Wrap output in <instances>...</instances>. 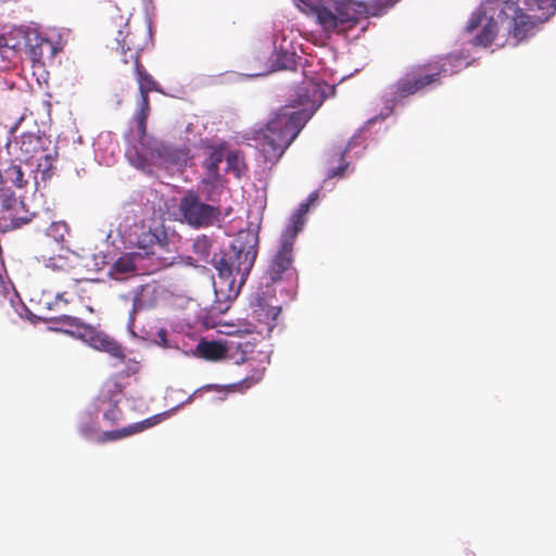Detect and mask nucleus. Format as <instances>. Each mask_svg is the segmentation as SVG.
Returning a JSON list of instances; mask_svg holds the SVG:
<instances>
[{"instance_id": "6ab92c4d", "label": "nucleus", "mask_w": 556, "mask_h": 556, "mask_svg": "<svg viewBox=\"0 0 556 556\" xmlns=\"http://www.w3.org/2000/svg\"><path fill=\"white\" fill-rule=\"evenodd\" d=\"M199 355L207 361H219L226 356L227 349L216 341H201L197 345Z\"/></svg>"}, {"instance_id": "a19ab883", "label": "nucleus", "mask_w": 556, "mask_h": 556, "mask_svg": "<svg viewBox=\"0 0 556 556\" xmlns=\"http://www.w3.org/2000/svg\"><path fill=\"white\" fill-rule=\"evenodd\" d=\"M341 160H344V152L341 153Z\"/></svg>"}, {"instance_id": "b1692460", "label": "nucleus", "mask_w": 556, "mask_h": 556, "mask_svg": "<svg viewBox=\"0 0 556 556\" xmlns=\"http://www.w3.org/2000/svg\"><path fill=\"white\" fill-rule=\"evenodd\" d=\"M497 33V23L490 18L486 24L483 26L482 30L475 38L476 45H480L483 47L490 46L495 39V35Z\"/></svg>"}, {"instance_id": "1a4fd4ad", "label": "nucleus", "mask_w": 556, "mask_h": 556, "mask_svg": "<svg viewBox=\"0 0 556 556\" xmlns=\"http://www.w3.org/2000/svg\"><path fill=\"white\" fill-rule=\"evenodd\" d=\"M123 397V386L115 380H109L104 383L96 400L98 412L102 413L103 419L111 426L119 422L124 418V414L118 407Z\"/></svg>"}, {"instance_id": "bb28decb", "label": "nucleus", "mask_w": 556, "mask_h": 556, "mask_svg": "<svg viewBox=\"0 0 556 556\" xmlns=\"http://www.w3.org/2000/svg\"><path fill=\"white\" fill-rule=\"evenodd\" d=\"M67 232V225L64 222H51L47 228V236L53 238L58 242L64 241Z\"/></svg>"}, {"instance_id": "2f4dec72", "label": "nucleus", "mask_w": 556, "mask_h": 556, "mask_svg": "<svg viewBox=\"0 0 556 556\" xmlns=\"http://www.w3.org/2000/svg\"><path fill=\"white\" fill-rule=\"evenodd\" d=\"M481 23V15L480 14H477V15H472L467 24V30L468 31H472L475 30Z\"/></svg>"}, {"instance_id": "f704fd0d", "label": "nucleus", "mask_w": 556, "mask_h": 556, "mask_svg": "<svg viewBox=\"0 0 556 556\" xmlns=\"http://www.w3.org/2000/svg\"><path fill=\"white\" fill-rule=\"evenodd\" d=\"M317 200H318V192H317V191H314V192H312V193L308 195V198H307L306 202H309V206H311V205H313Z\"/></svg>"}, {"instance_id": "dca6fc26", "label": "nucleus", "mask_w": 556, "mask_h": 556, "mask_svg": "<svg viewBox=\"0 0 556 556\" xmlns=\"http://www.w3.org/2000/svg\"><path fill=\"white\" fill-rule=\"evenodd\" d=\"M226 143H220L217 147L210 149L208 155L202 163L205 173L204 176H222L219 173V165L225 159Z\"/></svg>"}, {"instance_id": "ddd939ff", "label": "nucleus", "mask_w": 556, "mask_h": 556, "mask_svg": "<svg viewBox=\"0 0 556 556\" xmlns=\"http://www.w3.org/2000/svg\"><path fill=\"white\" fill-rule=\"evenodd\" d=\"M142 260L140 253L126 254L117 258L110 267V276L115 280H123L128 275L138 271V264Z\"/></svg>"}, {"instance_id": "4468645a", "label": "nucleus", "mask_w": 556, "mask_h": 556, "mask_svg": "<svg viewBox=\"0 0 556 556\" xmlns=\"http://www.w3.org/2000/svg\"><path fill=\"white\" fill-rule=\"evenodd\" d=\"M525 10L533 14L539 23L546 22L556 12V0H525Z\"/></svg>"}, {"instance_id": "ea45409f", "label": "nucleus", "mask_w": 556, "mask_h": 556, "mask_svg": "<svg viewBox=\"0 0 556 556\" xmlns=\"http://www.w3.org/2000/svg\"><path fill=\"white\" fill-rule=\"evenodd\" d=\"M501 11H502L503 14L508 15L506 10H505V8H503Z\"/></svg>"}, {"instance_id": "423d86ee", "label": "nucleus", "mask_w": 556, "mask_h": 556, "mask_svg": "<svg viewBox=\"0 0 556 556\" xmlns=\"http://www.w3.org/2000/svg\"><path fill=\"white\" fill-rule=\"evenodd\" d=\"M178 211L182 220L197 229L213 226L222 215L219 205L203 202L194 190H188L180 199Z\"/></svg>"}, {"instance_id": "4c0bfd02", "label": "nucleus", "mask_w": 556, "mask_h": 556, "mask_svg": "<svg viewBox=\"0 0 556 556\" xmlns=\"http://www.w3.org/2000/svg\"><path fill=\"white\" fill-rule=\"evenodd\" d=\"M5 47H7L5 39L4 38H0V49L1 48H5Z\"/></svg>"}, {"instance_id": "f3484780", "label": "nucleus", "mask_w": 556, "mask_h": 556, "mask_svg": "<svg viewBox=\"0 0 556 556\" xmlns=\"http://www.w3.org/2000/svg\"><path fill=\"white\" fill-rule=\"evenodd\" d=\"M200 189L206 201L218 202L224 189L223 177L203 176L200 180Z\"/></svg>"}, {"instance_id": "c9c22d12", "label": "nucleus", "mask_w": 556, "mask_h": 556, "mask_svg": "<svg viewBox=\"0 0 556 556\" xmlns=\"http://www.w3.org/2000/svg\"><path fill=\"white\" fill-rule=\"evenodd\" d=\"M23 116H20L18 119L10 127V132L13 134L16 131L18 124L22 122Z\"/></svg>"}, {"instance_id": "412c9836", "label": "nucleus", "mask_w": 556, "mask_h": 556, "mask_svg": "<svg viewBox=\"0 0 556 556\" xmlns=\"http://www.w3.org/2000/svg\"><path fill=\"white\" fill-rule=\"evenodd\" d=\"M34 164L36 168L33 172L40 174L42 181H47L51 178L54 172V157L51 152L46 149L42 154L34 159Z\"/></svg>"}, {"instance_id": "c756f323", "label": "nucleus", "mask_w": 556, "mask_h": 556, "mask_svg": "<svg viewBox=\"0 0 556 556\" xmlns=\"http://www.w3.org/2000/svg\"><path fill=\"white\" fill-rule=\"evenodd\" d=\"M65 265H66V260L62 256L51 257V258H49L48 264H47V266L51 267L53 270L64 269Z\"/></svg>"}, {"instance_id": "6e6552de", "label": "nucleus", "mask_w": 556, "mask_h": 556, "mask_svg": "<svg viewBox=\"0 0 556 556\" xmlns=\"http://www.w3.org/2000/svg\"><path fill=\"white\" fill-rule=\"evenodd\" d=\"M159 415L147 418L140 422H135L127 427L117 430L100 432L94 424L86 422L79 426V432L83 437L88 440H92L96 443L103 444L111 441H118L130 437L132 434L142 432L143 430L153 427L159 422Z\"/></svg>"}, {"instance_id": "c85d7f7f", "label": "nucleus", "mask_w": 556, "mask_h": 556, "mask_svg": "<svg viewBox=\"0 0 556 556\" xmlns=\"http://www.w3.org/2000/svg\"><path fill=\"white\" fill-rule=\"evenodd\" d=\"M277 63H279V68L288 70L293 66L294 60L292 56H289L287 53H285L278 56Z\"/></svg>"}, {"instance_id": "e433bc0d", "label": "nucleus", "mask_w": 556, "mask_h": 556, "mask_svg": "<svg viewBox=\"0 0 556 556\" xmlns=\"http://www.w3.org/2000/svg\"><path fill=\"white\" fill-rule=\"evenodd\" d=\"M271 312H273V320H275L277 315L280 313V308H278V309L271 308Z\"/></svg>"}, {"instance_id": "f8f14e48", "label": "nucleus", "mask_w": 556, "mask_h": 556, "mask_svg": "<svg viewBox=\"0 0 556 556\" xmlns=\"http://www.w3.org/2000/svg\"><path fill=\"white\" fill-rule=\"evenodd\" d=\"M48 139L45 136L24 132L18 140L15 141L14 146L17 148L16 159L20 162H24L29 165H34V159L38 157L39 154L46 150L45 143Z\"/></svg>"}, {"instance_id": "a211bd4d", "label": "nucleus", "mask_w": 556, "mask_h": 556, "mask_svg": "<svg viewBox=\"0 0 556 556\" xmlns=\"http://www.w3.org/2000/svg\"><path fill=\"white\" fill-rule=\"evenodd\" d=\"M309 210V202L301 203L296 212L291 216L290 223L283 231L282 236L288 237L289 240H295L298 233L303 229L305 224V215Z\"/></svg>"}, {"instance_id": "58836bf2", "label": "nucleus", "mask_w": 556, "mask_h": 556, "mask_svg": "<svg viewBox=\"0 0 556 556\" xmlns=\"http://www.w3.org/2000/svg\"><path fill=\"white\" fill-rule=\"evenodd\" d=\"M139 301H140V300H139V298H138V296H136V298L134 299V306H135V307H136V305H137V302H139Z\"/></svg>"}, {"instance_id": "7ed1b4c3", "label": "nucleus", "mask_w": 556, "mask_h": 556, "mask_svg": "<svg viewBox=\"0 0 556 556\" xmlns=\"http://www.w3.org/2000/svg\"><path fill=\"white\" fill-rule=\"evenodd\" d=\"M257 235L244 230L238 233L227 251L214 254L211 263L230 290L245 282L257 256Z\"/></svg>"}, {"instance_id": "f257e3e1", "label": "nucleus", "mask_w": 556, "mask_h": 556, "mask_svg": "<svg viewBox=\"0 0 556 556\" xmlns=\"http://www.w3.org/2000/svg\"><path fill=\"white\" fill-rule=\"evenodd\" d=\"M332 88L325 81H306L298 91L299 110L280 109L257 135V144L265 163L276 164L323 104Z\"/></svg>"}, {"instance_id": "aec40b11", "label": "nucleus", "mask_w": 556, "mask_h": 556, "mask_svg": "<svg viewBox=\"0 0 556 556\" xmlns=\"http://www.w3.org/2000/svg\"><path fill=\"white\" fill-rule=\"evenodd\" d=\"M29 51L31 59L37 62L45 58L52 59L56 54L53 42L42 37H36V45H29Z\"/></svg>"}, {"instance_id": "39448f33", "label": "nucleus", "mask_w": 556, "mask_h": 556, "mask_svg": "<svg viewBox=\"0 0 556 556\" xmlns=\"http://www.w3.org/2000/svg\"><path fill=\"white\" fill-rule=\"evenodd\" d=\"M445 72V63L441 59L414 66L396 81L394 93L400 98H406L427 88L439 86Z\"/></svg>"}, {"instance_id": "20e7f679", "label": "nucleus", "mask_w": 556, "mask_h": 556, "mask_svg": "<svg viewBox=\"0 0 556 556\" xmlns=\"http://www.w3.org/2000/svg\"><path fill=\"white\" fill-rule=\"evenodd\" d=\"M150 99L149 96L140 97L139 111L135 115L137 123L138 141L140 146L147 151L150 157L162 160L167 163L185 162L188 159L189 151L187 149H175L169 144L160 142L155 139L148 138L147 136V121L150 115Z\"/></svg>"}, {"instance_id": "cd10ccee", "label": "nucleus", "mask_w": 556, "mask_h": 556, "mask_svg": "<svg viewBox=\"0 0 556 556\" xmlns=\"http://www.w3.org/2000/svg\"><path fill=\"white\" fill-rule=\"evenodd\" d=\"M263 378V370H258L254 372L252 376L247 377L242 381H240L241 389H249L252 386L258 383Z\"/></svg>"}, {"instance_id": "2eb2a0df", "label": "nucleus", "mask_w": 556, "mask_h": 556, "mask_svg": "<svg viewBox=\"0 0 556 556\" xmlns=\"http://www.w3.org/2000/svg\"><path fill=\"white\" fill-rule=\"evenodd\" d=\"M166 243V233L162 230L148 229L142 230L138 236V248L143 250L146 254H154L155 247L163 248Z\"/></svg>"}, {"instance_id": "9d476101", "label": "nucleus", "mask_w": 556, "mask_h": 556, "mask_svg": "<svg viewBox=\"0 0 556 556\" xmlns=\"http://www.w3.org/2000/svg\"><path fill=\"white\" fill-rule=\"evenodd\" d=\"M134 35L127 34L121 46L124 54V63L132 62L136 78L138 81L140 97L149 96L151 91H159L157 81L147 72L144 66L140 63V51L139 46L134 45Z\"/></svg>"}, {"instance_id": "7c9ffc66", "label": "nucleus", "mask_w": 556, "mask_h": 556, "mask_svg": "<svg viewBox=\"0 0 556 556\" xmlns=\"http://www.w3.org/2000/svg\"><path fill=\"white\" fill-rule=\"evenodd\" d=\"M348 166H349V163L344 162L343 164L339 165L338 167L330 169L327 174V177L328 178L342 177L344 175Z\"/></svg>"}, {"instance_id": "0eeeda50", "label": "nucleus", "mask_w": 556, "mask_h": 556, "mask_svg": "<svg viewBox=\"0 0 556 556\" xmlns=\"http://www.w3.org/2000/svg\"><path fill=\"white\" fill-rule=\"evenodd\" d=\"M295 240H289L281 235L280 247L275 253L266 270L268 280L273 283L282 280H298V273L293 267V244Z\"/></svg>"}, {"instance_id": "f03ea898", "label": "nucleus", "mask_w": 556, "mask_h": 556, "mask_svg": "<svg viewBox=\"0 0 556 556\" xmlns=\"http://www.w3.org/2000/svg\"><path fill=\"white\" fill-rule=\"evenodd\" d=\"M399 1L372 0L365 3L353 0H317L311 10L325 33L346 35L370 15L383 14Z\"/></svg>"}, {"instance_id": "9b49d317", "label": "nucleus", "mask_w": 556, "mask_h": 556, "mask_svg": "<svg viewBox=\"0 0 556 556\" xmlns=\"http://www.w3.org/2000/svg\"><path fill=\"white\" fill-rule=\"evenodd\" d=\"M81 329L84 331L81 333V340L89 346L109 354L121 363L125 361L126 354L124 352V348L113 337L91 325Z\"/></svg>"}, {"instance_id": "72a5a7b5", "label": "nucleus", "mask_w": 556, "mask_h": 556, "mask_svg": "<svg viewBox=\"0 0 556 556\" xmlns=\"http://www.w3.org/2000/svg\"><path fill=\"white\" fill-rule=\"evenodd\" d=\"M237 348L240 349L243 353H251L253 352L254 344L251 342L238 343Z\"/></svg>"}, {"instance_id": "5701e85b", "label": "nucleus", "mask_w": 556, "mask_h": 556, "mask_svg": "<svg viewBox=\"0 0 556 556\" xmlns=\"http://www.w3.org/2000/svg\"><path fill=\"white\" fill-rule=\"evenodd\" d=\"M1 176L3 179V186H5V182H11L17 188H23L27 185V179L24 178V172L18 164L11 163Z\"/></svg>"}, {"instance_id": "a878e982", "label": "nucleus", "mask_w": 556, "mask_h": 556, "mask_svg": "<svg viewBox=\"0 0 556 556\" xmlns=\"http://www.w3.org/2000/svg\"><path fill=\"white\" fill-rule=\"evenodd\" d=\"M225 159L227 163V170L232 172L236 177H241L242 173L247 169L244 161L239 152L230 151L227 154L225 153Z\"/></svg>"}, {"instance_id": "473e14b6", "label": "nucleus", "mask_w": 556, "mask_h": 556, "mask_svg": "<svg viewBox=\"0 0 556 556\" xmlns=\"http://www.w3.org/2000/svg\"><path fill=\"white\" fill-rule=\"evenodd\" d=\"M157 343L164 348L167 346V333H166V330L164 329H161L157 331Z\"/></svg>"}, {"instance_id": "4be33fe9", "label": "nucleus", "mask_w": 556, "mask_h": 556, "mask_svg": "<svg viewBox=\"0 0 556 556\" xmlns=\"http://www.w3.org/2000/svg\"><path fill=\"white\" fill-rule=\"evenodd\" d=\"M54 323L63 327V331L81 340V328L89 327L88 324L83 323L79 318L70 315H61L55 317Z\"/></svg>"}, {"instance_id": "393cba45", "label": "nucleus", "mask_w": 556, "mask_h": 556, "mask_svg": "<svg viewBox=\"0 0 556 556\" xmlns=\"http://www.w3.org/2000/svg\"><path fill=\"white\" fill-rule=\"evenodd\" d=\"M212 239L206 235H201L195 238L192 244L193 253L198 255L199 260L207 261L211 255Z\"/></svg>"}]
</instances>
